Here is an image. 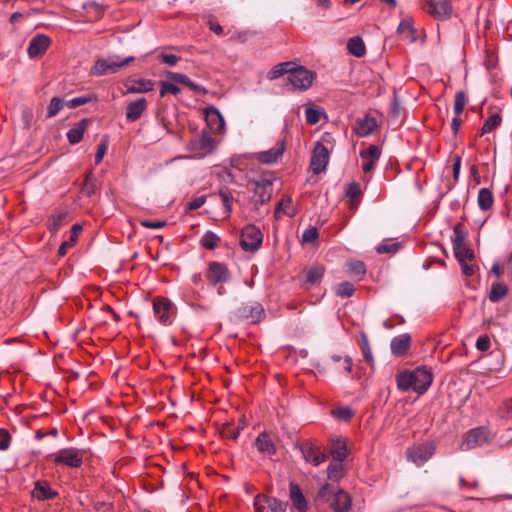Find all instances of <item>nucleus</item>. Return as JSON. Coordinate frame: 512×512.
I'll use <instances>...</instances> for the list:
<instances>
[{"instance_id": "5701e85b", "label": "nucleus", "mask_w": 512, "mask_h": 512, "mask_svg": "<svg viewBox=\"0 0 512 512\" xmlns=\"http://www.w3.org/2000/svg\"><path fill=\"white\" fill-rule=\"evenodd\" d=\"M301 452L304 459L314 466H319L321 463L327 460V455L320 451L318 447L312 445H304L301 448Z\"/></svg>"}, {"instance_id": "f8f14e48", "label": "nucleus", "mask_w": 512, "mask_h": 512, "mask_svg": "<svg viewBox=\"0 0 512 512\" xmlns=\"http://www.w3.org/2000/svg\"><path fill=\"white\" fill-rule=\"evenodd\" d=\"M329 162V152L327 147L321 143L317 142L310 161V168L314 174H320L326 170V167Z\"/></svg>"}, {"instance_id": "bf43d9fd", "label": "nucleus", "mask_w": 512, "mask_h": 512, "mask_svg": "<svg viewBox=\"0 0 512 512\" xmlns=\"http://www.w3.org/2000/svg\"><path fill=\"white\" fill-rule=\"evenodd\" d=\"M91 101V98L90 97H87V96H80V97H75V98H72L70 99L69 101L66 102V105L69 107V108H77L81 105H84L88 102Z\"/></svg>"}, {"instance_id": "052dcab7", "label": "nucleus", "mask_w": 512, "mask_h": 512, "mask_svg": "<svg viewBox=\"0 0 512 512\" xmlns=\"http://www.w3.org/2000/svg\"><path fill=\"white\" fill-rule=\"evenodd\" d=\"M11 436L6 429L0 428V450H7L10 446Z\"/></svg>"}, {"instance_id": "a211bd4d", "label": "nucleus", "mask_w": 512, "mask_h": 512, "mask_svg": "<svg viewBox=\"0 0 512 512\" xmlns=\"http://www.w3.org/2000/svg\"><path fill=\"white\" fill-rule=\"evenodd\" d=\"M51 40L44 34H38L30 40L27 52L31 58L38 57L46 52Z\"/></svg>"}, {"instance_id": "58836bf2", "label": "nucleus", "mask_w": 512, "mask_h": 512, "mask_svg": "<svg viewBox=\"0 0 512 512\" xmlns=\"http://www.w3.org/2000/svg\"><path fill=\"white\" fill-rule=\"evenodd\" d=\"M219 242L220 237L212 231H207L200 239L201 246L209 250L215 249Z\"/></svg>"}, {"instance_id": "6ab92c4d", "label": "nucleus", "mask_w": 512, "mask_h": 512, "mask_svg": "<svg viewBox=\"0 0 512 512\" xmlns=\"http://www.w3.org/2000/svg\"><path fill=\"white\" fill-rule=\"evenodd\" d=\"M285 151L284 142H278L276 146L256 153V159L263 164H274L283 155Z\"/></svg>"}, {"instance_id": "412c9836", "label": "nucleus", "mask_w": 512, "mask_h": 512, "mask_svg": "<svg viewBox=\"0 0 512 512\" xmlns=\"http://www.w3.org/2000/svg\"><path fill=\"white\" fill-rule=\"evenodd\" d=\"M411 346V336L408 333L400 334L396 337H394L391 340L390 343V350L391 353L396 356L400 357L405 355Z\"/></svg>"}, {"instance_id": "680f3d73", "label": "nucleus", "mask_w": 512, "mask_h": 512, "mask_svg": "<svg viewBox=\"0 0 512 512\" xmlns=\"http://www.w3.org/2000/svg\"><path fill=\"white\" fill-rule=\"evenodd\" d=\"M333 414L338 419L348 421L352 417L353 411L348 407H342V408L335 410L333 412Z\"/></svg>"}, {"instance_id": "c756f323", "label": "nucleus", "mask_w": 512, "mask_h": 512, "mask_svg": "<svg viewBox=\"0 0 512 512\" xmlns=\"http://www.w3.org/2000/svg\"><path fill=\"white\" fill-rule=\"evenodd\" d=\"M347 49L349 53L357 58H361L366 53V47L362 38L355 36L348 40Z\"/></svg>"}, {"instance_id": "20e7f679", "label": "nucleus", "mask_w": 512, "mask_h": 512, "mask_svg": "<svg viewBox=\"0 0 512 512\" xmlns=\"http://www.w3.org/2000/svg\"><path fill=\"white\" fill-rule=\"evenodd\" d=\"M133 60V56L121 58L115 55L107 58H99L96 60L91 72L95 76L113 74L118 72L121 68L125 67Z\"/></svg>"}, {"instance_id": "7c9ffc66", "label": "nucleus", "mask_w": 512, "mask_h": 512, "mask_svg": "<svg viewBox=\"0 0 512 512\" xmlns=\"http://www.w3.org/2000/svg\"><path fill=\"white\" fill-rule=\"evenodd\" d=\"M66 217L67 212L65 211H57L52 214L47 221V229L53 234L57 233L63 226Z\"/></svg>"}, {"instance_id": "4d7b16f0", "label": "nucleus", "mask_w": 512, "mask_h": 512, "mask_svg": "<svg viewBox=\"0 0 512 512\" xmlns=\"http://www.w3.org/2000/svg\"><path fill=\"white\" fill-rule=\"evenodd\" d=\"M361 195V188L358 183L352 182L347 186L346 196L350 200L357 199Z\"/></svg>"}, {"instance_id": "3c124183", "label": "nucleus", "mask_w": 512, "mask_h": 512, "mask_svg": "<svg viewBox=\"0 0 512 512\" xmlns=\"http://www.w3.org/2000/svg\"><path fill=\"white\" fill-rule=\"evenodd\" d=\"M348 271L354 275L362 276L366 273V266L362 261L352 260L347 263Z\"/></svg>"}, {"instance_id": "603ef678", "label": "nucleus", "mask_w": 512, "mask_h": 512, "mask_svg": "<svg viewBox=\"0 0 512 512\" xmlns=\"http://www.w3.org/2000/svg\"><path fill=\"white\" fill-rule=\"evenodd\" d=\"M400 244L396 242H382L376 247V251L379 254H385V253H395L399 250Z\"/></svg>"}, {"instance_id": "13d9d810", "label": "nucleus", "mask_w": 512, "mask_h": 512, "mask_svg": "<svg viewBox=\"0 0 512 512\" xmlns=\"http://www.w3.org/2000/svg\"><path fill=\"white\" fill-rule=\"evenodd\" d=\"M221 200L226 208V212L230 213L232 210V200L233 196L230 191L228 190H221L219 193Z\"/></svg>"}, {"instance_id": "4468645a", "label": "nucleus", "mask_w": 512, "mask_h": 512, "mask_svg": "<svg viewBox=\"0 0 512 512\" xmlns=\"http://www.w3.org/2000/svg\"><path fill=\"white\" fill-rule=\"evenodd\" d=\"M153 311L157 320L164 325L172 323L173 308L172 303L166 298H156L153 301Z\"/></svg>"}, {"instance_id": "423d86ee", "label": "nucleus", "mask_w": 512, "mask_h": 512, "mask_svg": "<svg viewBox=\"0 0 512 512\" xmlns=\"http://www.w3.org/2000/svg\"><path fill=\"white\" fill-rule=\"evenodd\" d=\"M492 439V435L486 427H476L467 431L460 444L461 451H469L477 447L488 444Z\"/></svg>"}, {"instance_id": "e433bc0d", "label": "nucleus", "mask_w": 512, "mask_h": 512, "mask_svg": "<svg viewBox=\"0 0 512 512\" xmlns=\"http://www.w3.org/2000/svg\"><path fill=\"white\" fill-rule=\"evenodd\" d=\"M199 147L203 150L202 155L211 153L215 148V141L208 132H203L199 138Z\"/></svg>"}, {"instance_id": "5fc2aeb1", "label": "nucleus", "mask_w": 512, "mask_h": 512, "mask_svg": "<svg viewBox=\"0 0 512 512\" xmlns=\"http://www.w3.org/2000/svg\"><path fill=\"white\" fill-rule=\"evenodd\" d=\"M321 112L319 109L307 107L305 109V118L308 124L314 125L320 121Z\"/></svg>"}, {"instance_id": "c9c22d12", "label": "nucleus", "mask_w": 512, "mask_h": 512, "mask_svg": "<svg viewBox=\"0 0 512 512\" xmlns=\"http://www.w3.org/2000/svg\"><path fill=\"white\" fill-rule=\"evenodd\" d=\"M502 123V118L499 113L495 112L492 113L484 122L480 135L483 136L484 134L490 133L494 131L496 128H498Z\"/></svg>"}, {"instance_id": "72a5a7b5", "label": "nucleus", "mask_w": 512, "mask_h": 512, "mask_svg": "<svg viewBox=\"0 0 512 512\" xmlns=\"http://www.w3.org/2000/svg\"><path fill=\"white\" fill-rule=\"evenodd\" d=\"M282 214L289 216V217L295 216V209L293 207L291 198H286V199L281 200L278 203V205L276 206L275 212H274L275 218L279 219Z\"/></svg>"}, {"instance_id": "864d4df0", "label": "nucleus", "mask_w": 512, "mask_h": 512, "mask_svg": "<svg viewBox=\"0 0 512 512\" xmlns=\"http://www.w3.org/2000/svg\"><path fill=\"white\" fill-rule=\"evenodd\" d=\"M381 156V150L377 145H370L366 150L360 151L361 158H370L373 160H379Z\"/></svg>"}, {"instance_id": "9b49d317", "label": "nucleus", "mask_w": 512, "mask_h": 512, "mask_svg": "<svg viewBox=\"0 0 512 512\" xmlns=\"http://www.w3.org/2000/svg\"><path fill=\"white\" fill-rule=\"evenodd\" d=\"M254 508L256 512H285L286 504L281 500L264 494H258L254 498Z\"/></svg>"}, {"instance_id": "4c0bfd02", "label": "nucleus", "mask_w": 512, "mask_h": 512, "mask_svg": "<svg viewBox=\"0 0 512 512\" xmlns=\"http://www.w3.org/2000/svg\"><path fill=\"white\" fill-rule=\"evenodd\" d=\"M331 360L338 364V366L336 367V370L338 372L343 371L348 374L352 371L353 362H352L351 357H349V356L341 357L339 355H333L331 357Z\"/></svg>"}, {"instance_id": "774afa93", "label": "nucleus", "mask_w": 512, "mask_h": 512, "mask_svg": "<svg viewBox=\"0 0 512 512\" xmlns=\"http://www.w3.org/2000/svg\"><path fill=\"white\" fill-rule=\"evenodd\" d=\"M140 224L146 228L160 229V228L165 227L167 223L165 221H152V220L145 219V220H141Z\"/></svg>"}, {"instance_id": "0eeeda50", "label": "nucleus", "mask_w": 512, "mask_h": 512, "mask_svg": "<svg viewBox=\"0 0 512 512\" xmlns=\"http://www.w3.org/2000/svg\"><path fill=\"white\" fill-rule=\"evenodd\" d=\"M250 189L253 191L256 204H264L268 202L273 193V179L266 178L262 175L257 178L250 179L248 182Z\"/></svg>"}, {"instance_id": "8fccbe9b", "label": "nucleus", "mask_w": 512, "mask_h": 512, "mask_svg": "<svg viewBox=\"0 0 512 512\" xmlns=\"http://www.w3.org/2000/svg\"><path fill=\"white\" fill-rule=\"evenodd\" d=\"M241 430H243V426L235 428L231 425H226L222 428L221 435L225 439L236 440L239 437Z\"/></svg>"}, {"instance_id": "6e6d98bb", "label": "nucleus", "mask_w": 512, "mask_h": 512, "mask_svg": "<svg viewBox=\"0 0 512 512\" xmlns=\"http://www.w3.org/2000/svg\"><path fill=\"white\" fill-rule=\"evenodd\" d=\"M318 237V231L315 227L309 226L307 229L304 230L302 234V241L305 243H312L314 242Z\"/></svg>"}, {"instance_id": "f704fd0d", "label": "nucleus", "mask_w": 512, "mask_h": 512, "mask_svg": "<svg viewBox=\"0 0 512 512\" xmlns=\"http://www.w3.org/2000/svg\"><path fill=\"white\" fill-rule=\"evenodd\" d=\"M324 267L315 265L310 267L306 272V284L311 286L318 284L324 276Z\"/></svg>"}, {"instance_id": "f3484780", "label": "nucleus", "mask_w": 512, "mask_h": 512, "mask_svg": "<svg viewBox=\"0 0 512 512\" xmlns=\"http://www.w3.org/2000/svg\"><path fill=\"white\" fill-rule=\"evenodd\" d=\"M239 315L250 320L251 323H257L265 317V311L260 303L254 302L251 304L243 305L239 309Z\"/></svg>"}, {"instance_id": "f257e3e1", "label": "nucleus", "mask_w": 512, "mask_h": 512, "mask_svg": "<svg viewBox=\"0 0 512 512\" xmlns=\"http://www.w3.org/2000/svg\"><path fill=\"white\" fill-rule=\"evenodd\" d=\"M432 373L426 367L405 370L396 375L397 387L401 391L412 389L418 394H424L432 384Z\"/></svg>"}, {"instance_id": "0e129e2a", "label": "nucleus", "mask_w": 512, "mask_h": 512, "mask_svg": "<svg viewBox=\"0 0 512 512\" xmlns=\"http://www.w3.org/2000/svg\"><path fill=\"white\" fill-rule=\"evenodd\" d=\"M206 202V196H198L193 198L190 202L187 204V210H196L204 205Z\"/></svg>"}, {"instance_id": "69168bd1", "label": "nucleus", "mask_w": 512, "mask_h": 512, "mask_svg": "<svg viewBox=\"0 0 512 512\" xmlns=\"http://www.w3.org/2000/svg\"><path fill=\"white\" fill-rule=\"evenodd\" d=\"M158 57H159V59L163 63H165V64H167L169 66H175L178 63L179 59H180L175 54H164V53H161Z\"/></svg>"}, {"instance_id": "473e14b6", "label": "nucleus", "mask_w": 512, "mask_h": 512, "mask_svg": "<svg viewBox=\"0 0 512 512\" xmlns=\"http://www.w3.org/2000/svg\"><path fill=\"white\" fill-rule=\"evenodd\" d=\"M82 227L79 224H74L70 230V237L64 241L58 249V254L64 256L67 250L74 246L77 241L78 235L81 232Z\"/></svg>"}, {"instance_id": "bb28decb", "label": "nucleus", "mask_w": 512, "mask_h": 512, "mask_svg": "<svg viewBox=\"0 0 512 512\" xmlns=\"http://www.w3.org/2000/svg\"><path fill=\"white\" fill-rule=\"evenodd\" d=\"M290 499L294 508L299 512H305L307 509L306 499L297 484H290Z\"/></svg>"}, {"instance_id": "09e8293b", "label": "nucleus", "mask_w": 512, "mask_h": 512, "mask_svg": "<svg viewBox=\"0 0 512 512\" xmlns=\"http://www.w3.org/2000/svg\"><path fill=\"white\" fill-rule=\"evenodd\" d=\"M342 470V462L336 461L334 463H330L327 468L328 478L332 480L340 479L342 475Z\"/></svg>"}, {"instance_id": "dca6fc26", "label": "nucleus", "mask_w": 512, "mask_h": 512, "mask_svg": "<svg viewBox=\"0 0 512 512\" xmlns=\"http://www.w3.org/2000/svg\"><path fill=\"white\" fill-rule=\"evenodd\" d=\"M124 86L126 88V92L130 94L146 93L154 89L155 82L145 78H130L126 80Z\"/></svg>"}, {"instance_id": "6e6552de", "label": "nucleus", "mask_w": 512, "mask_h": 512, "mask_svg": "<svg viewBox=\"0 0 512 512\" xmlns=\"http://www.w3.org/2000/svg\"><path fill=\"white\" fill-rule=\"evenodd\" d=\"M57 465L78 468L83 463V451L74 447L63 448L50 455Z\"/></svg>"}, {"instance_id": "338daca9", "label": "nucleus", "mask_w": 512, "mask_h": 512, "mask_svg": "<svg viewBox=\"0 0 512 512\" xmlns=\"http://www.w3.org/2000/svg\"><path fill=\"white\" fill-rule=\"evenodd\" d=\"M107 147H108V143L106 140L101 141L100 144L98 145L97 152L95 155L96 164H99L102 161L104 155L106 154Z\"/></svg>"}, {"instance_id": "b1692460", "label": "nucleus", "mask_w": 512, "mask_h": 512, "mask_svg": "<svg viewBox=\"0 0 512 512\" xmlns=\"http://www.w3.org/2000/svg\"><path fill=\"white\" fill-rule=\"evenodd\" d=\"M453 251L459 263L474 259L473 250L465 244V241H463L461 236L457 239H453Z\"/></svg>"}, {"instance_id": "37998d69", "label": "nucleus", "mask_w": 512, "mask_h": 512, "mask_svg": "<svg viewBox=\"0 0 512 512\" xmlns=\"http://www.w3.org/2000/svg\"><path fill=\"white\" fill-rule=\"evenodd\" d=\"M507 292H508V289H507L506 285H504L502 283H496V284L492 285V288H491V291L489 294V299L492 302H498L507 294Z\"/></svg>"}, {"instance_id": "4be33fe9", "label": "nucleus", "mask_w": 512, "mask_h": 512, "mask_svg": "<svg viewBox=\"0 0 512 512\" xmlns=\"http://www.w3.org/2000/svg\"><path fill=\"white\" fill-rule=\"evenodd\" d=\"M255 447L259 453L267 457H271L276 453L275 443L267 432H261L257 436Z\"/></svg>"}, {"instance_id": "1a4fd4ad", "label": "nucleus", "mask_w": 512, "mask_h": 512, "mask_svg": "<svg viewBox=\"0 0 512 512\" xmlns=\"http://www.w3.org/2000/svg\"><path fill=\"white\" fill-rule=\"evenodd\" d=\"M263 242V235L259 228L247 225L242 229L240 246L246 252L257 251Z\"/></svg>"}, {"instance_id": "e2e57ef3", "label": "nucleus", "mask_w": 512, "mask_h": 512, "mask_svg": "<svg viewBox=\"0 0 512 512\" xmlns=\"http://www.w3.org/2000/svg\"><path fill=\"white\" fill-rule=\"evenodd\" d=\"M491 341L490 338L487 335H482L478 337L476 341V348L479 351H487L490 348Z\"/></svg>"}, {"instance_id": "2f4dec72", "label": "nucleus", "mask_w": 512, "mask_h": 512, "mask_svg": "<svg viewBox=\"0 0 512 512\" xmlns=\"http://www.w3.org/2000/svg\"><path fill=\"white\" fill-rule=\"evenodd\" d=\"M477 203L482 211H487L492 208L494 197L488 188H481L478 192Z\"/></svg>"}, {"instance_id": "a18cd8bd", "label": "nucleus", "mask_w": 512, "mask_h": 512, "mask_svg": "<svg viewBox=\"0 0 512 512\" xmlns=\"http://www.w3.org/2000/svg\"><path fill=\"white\" fill-rule=\"evenodd\" d=\"M66 102L60 97H53L50 101L49 107H48V113L47 116L49 118H52L56 116L64 107Z\"/></svg>"}, {"instance_id": "a878e982", "label": "nucleus", "mask_w": 512, "mask_h": 512, "mask_svg": "<svg viewBox=\"0 0 512 512\" xmlns=\"http://www.w3.org/2000/svg\"><path fill=\"white\" fill-rule=\"evenodd\" d=\"M146 108L147 101L145 98H139L133 102H130L126 108V119L129 122L138 120Z\"/></svg>"}, {"instance_id": "c85d7f7f", "label": "nucleus", "mask_w": 512, "mask_h": 512, "mask_svg": "<svg viewBox=\"0 0 512 512\" xmlns=\"http://www.w3.org/2000/svg\"><path fill=\"white\" fill-rule=\"evenodd\" d=\"M88 122L89 121L87 119H83L68 130L66 136L71 144H77L82 140Z\"/></svg>"}, {"instance_id": "79ce46f5", "label": "nucleus", "mask_w": 512, "mask_h": 512, "mask_svg": "<svg viewBox=\"0 0 512 512\" xmlns=\"http://www.w3.org/2000/svg\"><path fill=\"white\" fill-rule=\"evenodd\" d=\"M331 454L335 461L343 462L346 458L345 443L341 440H337L332 446Z\"/></svg>"}, {"instance_id": "2eb2a0df", "label": "nucleus", "mask_w": 512, "mask_h": 512, "mask_svg": "<svg viewBox=\"0 0 512 512\" xmlns=\"http://www.w3.org/2000/svg\"><path fill=\"white\" fill-rule=\"evenodd\" d=\"M206 278L212 285L225 283L229 279V271L224 264L211 262L206 273Z\"/></svg>"}, {"instance_id": "7ed1b4c3", "label": "nucleus", "mask_w": 512, "mask_h": 512, "mask_svg": "<svg viewBox=\"0 0 512 512\" xmlns=\"http://www.w3.org/2000/svg\"><path fill=\"white\" fill-rule=\"evenodd\" d=\"M318 496L329 502L334 512H348L351 508L352 500L349 494L342 489L335 491L329 484L320 488Z\"/></svg>"}, {"instance_id": "de8ad7c7", "label": "nucleus", "mask_w": 512, "mask_h": 512, "mask_svg": "<svg viewBox=\"0 0 512 512\" xmlns=\"http://www.w3.org/2000/svg\"><path fill=\"white\" fill-rule=\"evenodd\" d=\"M467 102L466 94L463 91H458L455 95L454 100V112L457 116H460L465 108Z\"/></svg>"}, {"instance_id": "ea45409f", "label": "nucleus", "mask_w": 512, "mask_h": 512, "mask_svg": "<svg viewBox=\"0 0 512 512\" xmlns=\"http://www.w3.org/2000/svg\"><path fill=\"white\" fill-rule=\"evenodd\" d=\"M497 415L500 419H512V398H507L502 401L497 409Z\"/></svg>"}, {"instance_id": "ddd939ff", "label": "nucleus", "mask_w": 512, "mask_h": 512, "mask_svg": "<svg viewBox=\"0 0 512 512\" xmlns=\"http://www.w3.org/2000/svg\"><path fill=\"white\" fill-rule=\"evenodd\" d=\"M408 460L416 465L428 461L434 454V446L431 443H422L409 448L406 452Z\"/></svg>"}, {"instance_id": "393cba45", "label": "nucleus", "mask_w": 512, "mask_h": 512, "mask_svg": "<svg viewBox=\"0 0 512 512\" xmlns=\"http://www.w3.org/2000/svg\"><path fill=\"white\" fill-rule=\"evenodd\" d=\"M57 496V492L51 489L46 481H36L34 489L32 490V497L39 500H49Z\"/></svg>"}, {"instance_id": "aec40b11", "label": "nucleus", "mask_w": 512, "mask_h": 512, "mask_svg": "<svg viewBox=\"0 0 512 512\" xmlns=\"http://www.w3.org/2000/svg\"><path fill=\"white\" fill-rule=\"evenodd\" d=\"M376 127V119L370 115H365L355 121L353 132L359 137H366L370 135Z\"/></svg>"}, {"instance_id": "9d476101", "label": "nucleus", "mask_w": 512, "mask_h": 512, "mask_svg": "<svg viewBox=\"0 0 512 512\" xmlns=\"http://www.w3.org/2000/svg\"><path fill=\"white\" fill-rule=\"evenodd\" d=\"M422 8L428 14L438 20L449 18L452 7L447 0H422Z\"/></svg>"}, {"instance_id": "c03bdc74", "label": "nucleus", "mask_w": 512, "mask_h": 512, "mask_svg": "<svg viewBox=\"0 0 512 512\" xmlns=\"http://www.w3.org/2000/svg\"><path fill=\"white\" fill-rule=\"evenodd\" d=\"M81 191L87 196H92L96 192V181L92 172H89L84 180Z\"/></svg>"}, {"instance_id": "39448f33", "label": "nucleus", "mask_w": 512, "mask_h": 512, "mask_svg": "<svg viewBox=\"0 0 512 512\" xmlns=\"http://www.w3.org/2000/svg\"><path fill=\"white\" fill-rule=\"evenodd\" d=\"M316 78V73L312 70L307 69L302 65H297L294 62L293 69L288 76V82L295 91H306L308 90Z\"/></svg>"}, {"instance_id": "cd10ccee", "label": "nucleus", "mask_w": 512, "mask_h": 512, "mask_svg": "<svg viewBox=\"0 0 512 512\" xmlns=\"http://www.w3.org/2000/svg\"><path fill=\"white\" fill-rule=\"evenodd\" d=\"M294 62L293 61H286L279 63L275 66H273L267 73L266 77L269 80H276L283 75L287 74L289 76L291 70L293 69Z\"/></svg>"}, {"instance_id": "a19ab883", "label": "nucleus", "mask_w": 512, "mask_h": 512, "mask_svg": "<svg viewBox=\"0 0 512 512\" xmlns=\"http://www.w3.org/2000/svg\"><path fill=\"white\" fill-rule=\"evenodd\" d=\"M359 346L362 351L364 360L367 363L372 364L373 363V355H372V351L370 348L368 337L365 333H361V339L359 341Z\"/></svg>"}, {"instance_id": "49530a36", "label": "nucleus", "mask_w": 512, "mask_h": 512, "mask_svg": "<svg viewBox=\"0 0 512 512\" xmlns=\"http://www.w3.org/2000/svg\"><path fill=\"white\" fill-rule=\"evenodd\" d=\"M355 292V287L351 282H341L336 287V294L340 297H351Z\"/></svg>"}, {"instance_id": "f03ea898", "label": "nucleus", "mask_w": 512, "mask_h": 512, "mask_svg": "<svg viewBox=\"0 0 512 512\" xmlns=\"http://www.w3.org/2000/svg\"><path fill=\"white\" fill-rule=\"evenodd\" d=\"M166 77L170 81H160V96L164 97L167 94L178 95L180 93V88L176 84H183L190 88L192 91L196 92H206V89L194 83L188 76L182 73L168 71L166 73Z\"/></svg>"}]
</instances>
